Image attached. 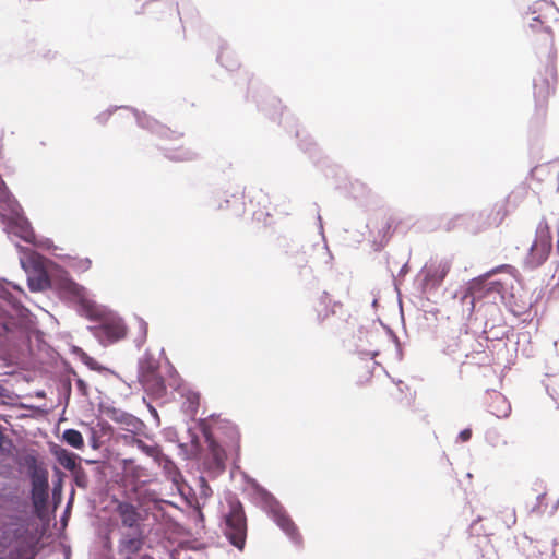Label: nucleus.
<instances>
[{
    "mask_svg": "<svg viewBox=\"0 0 559 559\" xmlns=\"http://www.w3.org/2000/svg\"><path fill=\"white\" fill-rule=\"evenodd\" d=\"M226 437L223 440L224 445L218 443L213 437L206 436L209 445V468L223 472L227 452L230 455L238 456L240 452V433L235 425H226Z\"/></svg>",
    "mask_w": 559,
    "mask_h": 559,
    "instance_id": "nucleus-1",
    "label": "nucleus"
},
{
    "mask_svg": "<svg viewBox=\"0 0 559 559\" xmlns=\"http://www.w3.org/2000/svg\"><path fill=\"white\" fill-rule=\"evenodd\" d=\"M225 535L238 549H242L247 537V518L241 502L235 498L228 500V511L224 514Z\"/></svg>",
    "mask_w": 559,
    "mask_h": 559,
    "instance_id": "nucleus-2",
    "label": "nucleus"
},
{
    "mask_svg": "<svg viewBox=\"0 0 559 559\" xmlns=\"http://www.w3.org/2000/svg\"><path fill=\"white\" fill-rule=\"evenodd\" d=\"M551 250L552 234L550 227L546 222L540 223L536 228L535 238L523 260L524 267L535 270L542 266L547 261Z\"/></svg>",
    "mask_w": 559,
    "mask_h": 559,
    "instance_id": "nucleus-3",
    "label": "nucleus"
},
{
    "mask_svg": "<svg viewBox=\"0 0 559 559\" xmlns=\"http://www.w3.org/2000/svg\"><path fill=\"white\" fill-rule=\"evenodd\" d=\"M139 381L147 394L153 397L160 399L167 393L164 378L159 372V365L155 360L147 359L141 362Z\"/></svg>",
    "mask_w": 559,
    "mask_h": 559,
    "instance_id": "nucleus-4",
    "label": "nucleus"
},
{
    "mask_svg": "<svg viewBox=\"0 0 559 559\" xmlns=\"http://www.w3.org/2000/svg\"><path fill=\"white\" fill-rule=\"evenodd\" d=\"M396 225V219L389 213H378L370 217L367 227L377 250L388 243Z\"/></svg>",
    "mask_w": 559,
    "mask_h": 559,
    "instance_id": "nucleus-5",
    "label": "nucleus"
},
{
    "mask_svg": "<svg viewBox=\"0 0 559 559\" xmlns=\"http://www.w3.org/2000/svg\"><path fill=\"white\" fill-rule=\"evenodd\" d=\"M557 73L554 67L547 68L545 73H539L534 79V99L537 109L547 108L548 100L555 93Z\"/></svg>",
    "mask_w": 559,
    "mask_h": 559,
    "instance_id": "nucleus-6",
    "label": "nucleus"
},
{
    "mask_svg": "<svg viewBox=\"0 0 559 559\" xmlns=\"http://www.w3.org/2000/svg\"><path fill=\"white\" fill-rule=\"evenodd\" d=\"M533 21L537 22V24H531L530 27L533 31V44L536 50L546 55L549 59H554L556 57V50L554 45V34L550 27L540 25L545 24L546 16L543 14H538L533 17Z\"/></svg>",
    "mask_w": 559,
    "mask_h": 559,
    "instance_id": "nucleus-7",
    "label": "nucleus"
},
{
    "mask_svg": "<svg viewBox=\"0 0 559 559\" xmlns=\"http://www.w3.org/2000/svg\"><path fill=\"white\" fill-rule=\"evenodd\" d=\"M144 543V530L122 532L118 543V552L124 559H133L142 550Z\"/></svg>",
    "mask_w": 559,
    "mask_h": 559,
    "instance_id": "nucleus-8",
    "label": "nucleus"
},
{
    "mask_svg": "<svg viewBox=\"0 0 559 559\" xmlns=\"http://www.w3.org/2000/svg\"><path fill=\"white\" fill-rule=\"evenodd\" d=\"M115 512L121 527L128 531L143 530V518L135 506L128 501H117Z\"/></svg>",
    "mask_w": 559,
    "mask_h": 559,
    "instance_id": "nucleus-9",
    "label": "nucleus"
},
{
    "mask_svg": "<svg viewBox=\"0 0 559 559\" xmlns=\"http://www.w3.org/2000/svg\"><path fill=\"white\" fill-rule=\"evenodd\" d=\"M48 477L46 474H34L32 476L31 498L34 510L38 516L46 510L48 502Z\"/></svg>",
    "mask_w": 559,
    "mask_h": 559,
    "instance_id": "nucleus-10",
    "label": "nucleus"
},
{
    "mask_svg": "<svg viewBox=\"0 0 559 559\" xmlns=\"http://www.w3.org/2000/svg\"><path fill=\"white\" fill-rule=\"evenodd\" d=\"M451 270V262L448 260H441L439 262L430 263L423 270V284L425 287L436 288L445 278Z\"/></svg>",
    "mask_w": 559,
    "mask_h": 559,
    "instance_id": "nucleus-11",
    "label": "nucleus"
},
{
    "mask_svg": "<svg viewBox=\"0 0 559 559\" xmlns=\"http://www.w3.org/2000/svg\"><path fill=\"white\" fill-rule=\"evenodd\" d=\"M500 272L507 273L510 276L514 277L515 274H516V269L514 266L510 265V264H502V265H499V266L490 270L486 274H484L479 280L483 283L484 288L487 292H493V293H497L499 295H503L506 293L507 285H506L504 282H502V281H490V277L492 275H495L497 273H500Z\"/></svg>",
    "mask_w": 559,
    "mask_h": 559,
    "instance_id": "nucleus-12",
    "label": "nucleus"
},
{
    "mask_svg": "<svg viewBox=\"0 0 559 559\" xmlns=\"http://www.w3.org/2000/svg\"><path fill=\"white\" fill-rule=\"evenodd\" d=\"M335 307H341V304L334 302L326 293L317 298L313 304L317 323L323 324L334 316Z\"/></svg>",
    "mask_w": 559,
    "mask_h": 559,
    "instance_id": "nucleus-13",
    "label": "nucleus"
},
{
    "mask_svg": "<svg viewBox=\"0 0 559 559\" xmlns=\"http://www.w3.org/2000/svg\"><path fill=\"white\" fill-rule=\"evenodd\" d=\"M508 214L509 211L507 203L499 202L493 204L490 209L481 212L479 216L484 218L486 227H498L503 223Z\"/></svg>",
    "mask_w": 559,
    "mask_h": 559,
    "instance_id": "nucleus-14",
    "label": "nucleus"
},
{
    "mask_svg": "<svg viewBox=\"0 0 559 559\" xmlns=\"http://www.w3.org/2000/svg\"><path fill=\"white\" fill-rule=\"evenodd\" d=\"M274 522L296 543L301 540L297 526L290 516L282 509L276 508L272 512Z\"/></svg>",
    "mask_w": 559,
    "mask_h": 559,
    "instance_id": "nucleus-15",
    "label": "nucleus"
},
{
    "mask_svg": "<svg viewBox=\"0 0 559 559\" xmlns=\"http://www.w3.org/2000/svg\"><path fill=\"white\" fill-rule=\"evenodd\" d=\"M219 210H230L235 215H241L245 212V194L242 191H237L230 195L226 192L224 198L218 200Z\"/></svg>",
    "mask_w": 559,
    "mask_h": 559,
    "instance_id": "nucleus-16",
    "label": "nucleus"
},
{
    "mask_svg": "<svg viewBox=\"0 0 559 559\" xmlns=\"http://www.w3.org/2000/svg\"><path fill=\"white\" fill-rule=\"evenodd\" d=\"M250 204L258 207L253 211V216H255L257 219H265L271 215L269 212V207L271 205L270 197L262 190H255L252 192Z\"/></svg>",
    "mask_w": 559,
    "mask_h": 559,
    "instance_id": "nucleus-17",
    "label": "nucleus"
},
{
    "mask_svg": "<svg viewBox=\"0 0 559 559\" xmlns=\"http://www.w3.org/2000/svg\"><path fill=\"white\" fill-rule=\"evenodd\" d=\"M53 455L56 456L58 463L68 471L74 472L79 466V456L68 451L67 449L56 447L53 450Z\"/></svg>",
    "mask_w": 559,
    "mask_h": 559,
    "instance_id": "nucleus-18",
    "label": "nucleus"
},
{
    "mask_svg": "<svg viewBox=\"0 0 559 559\" xmlns=\"http://www.w3.org/2000/svg\"><path fill=\"white\" fill-rule=\"evenodd\" d=\"M123 440L129 445H135L138 449H140L143 453H145L147 456L153 457L156 460V457L159 456L160 450L158 445L156 444H146L143 440L136 438L133 435H124Z\"/></svg>",
    "mask_w": 559,
    "mask_h": 559,
    "instance_id": "nucleus-19",
    "label": "nucleus"
},
{
    "mask_svg": "<svg viewBox=\"0 0 559 559\" xmlns=\"http://www.w3.org/2000/svg\"><path fill=\"white\" fill-rule=\"evenodd\" d=\"M102 330L110 342L119 341L127 335V328L121 321L107 322Z\"/></svg>",
    "mask_w": 559,
    "mask_h": 559,
    "instance_id": "nucleus-20",
    "label": "nucleus"
},
{
    "mask_svg": "<svg viewBox=\"0 0 559 559\" xmlns=\"http://www.w3.org/2000/svg\"><path fill=\"white\" fill-rule=\"evenodd\" d=\"M489 407L490 413L498 418H504L511 412V405L509 404L507 399L501 394H496L491 397Z\"/></svg>",
    "mask_w": 559,
    "mask_h": 559,
    "instance_id": "nucleus-21",
    "label": "nucleus"
},
{
    "mask_svg": "<svg viewBox=\"0 0 559 559\" xmlns=\"http://www.w3.org/2000/svg\"><path fill=\"white\" fill-rule=\"evenodd\" d=\"M532 179L537 182H544L546 180H554L556 174L551 170V166L543 164L534 167L531 171Z\"/></svg>",
    "mask_w": 559,
    "mask_h": 559,
    "instance_id": "nucleus-22",
    "label": "nucleus"
},
{
    "mask_svg": "<svg viewBox=\"0 0 559 559\" xmlns=\"http://www.w3.org/2000/svg\"><path fill=\"white\" fill-rule=\"evenodd\" d=\"M63 440L71 447L81 450L84 447L83 436L79 430L67 429L62 435Z\"/></svg>",
    "mask_w": 559,
    "mask_h": 559,
    "instance_id": "nucleus-23",
    "label": "nucleus"
},
{
    "mask_svg": "<svg viewBox=\"0 0 559 559\" xmlns=\"http://www.w3.org/2000/svg\"><path fill=\"white\" fill-rule=\"evenodd\" d=\"M34 552L32 545H21L10 552L9 559H33Z\"/></svg>",
    "mask_w": 559,
    "mask_h": 559,
    "instance_id": "nucleus-24",
    "label": "nucleus"
},
{
    "mask_svg": "<svg viewBox=\"0 0 559 559\" xmlns=\"http://www.w3.org/2000/svg\"><path fill=\"white\" fill-rule=\"evenodd\" d=\"M537 486L538 488L534 489L536 498L538 500V503L536 504L535 509H537L539 512H544L546 510V506H544V499L547 496V491L542 484H538Z\"/></svg>",
    "mask_w": 559,
    "mask_h": 559,
    "instance_id": "nucleus-25",
    "label": "nucleus"
},
{
    "mask_svg": "<svg viewBox=\"0 0 559 559\" xmlns=\"http://www.w3.org/2000/svg\"><path fill=\"white\" fill-rule=\"evenodd\" d=\"M67 288L68 290L73 294L74 296H76L78 298L80 299H84V296H85V289L84 287L78 285L76 283L74 282H69L67 284Z\"/></svg>",
    "mask_w": 559,
    "mask_h": 559,
    "instance_id": "nucleus-26",
    "label": "nucleus"
},
{
    "mask_svg": "<svg viewBox=\"0 0 559 559\" xmlns=\"http://www.w3.org/2000/svg\"><path fill=\"white\" fill-rule=\"evenodd\" d=\"M79 468L74 471L75 473V484L79 486V487H86L87 485V479H86V475L84 473V471L81 468V466H78Z\"/></svg>",
    "mask_w": 559,
    "mask_h": 559,
    "instance_id": "nucleus-27",
    "label": "nucleus"
},
{
    "mask_svg": "<svg viewBox=\"0 0 559 559\" xmlns=\"http://www.w3.org/2000/svg\"><path fill=\"white\" fill-rule=\"evenodd\" d=\"M229 52L228 51H222L217 56V60L221 62L222 66L226 67L227 69H233L237 66V61L228 62Z\"/></svg>",
    "mask_w": 559,
    "mask_h": 559,
    "instance_id": "nucleus-28",
    "label": "nucleus"
},
{
    "mask_svg": "<svg viewBox=\"0 0 559 559\" xmlns=\"http://www.w3.org/2000/svg\"><path fill=\"white\" fill-rule=\"evenodd\" d=\"M551 10V5L545 1V0H540V1H537L535 4H534V9L532 11V14H535L537 12H544V11H549Z\"/></svg>",
    "mask_w": 559,
    "mask_h": 559,
    "instance_id": "nucleus-29",
    "label": "nucleus"
},
{
    "mask_svg": "<svg viewBox=\"0 0 559 559\" xmlns=\"http://www.w3.org/2000/svg\"><path fill=\"white\" fill-rule=\"evenodd\" d=\"M506 512H507V516H508L507 524L509 526L515 524L516 516H515L514 510H507Z\"/></svg>",
    "mask_w": 559,
    "mask_h": 559,
    "instance_id": "nucleus-30",
    "label": "nucleus"
},
{
    "mask_svg": "<svg viewBox=\"0 0 559 559\" xmlns=\"http://www.w3.org/2000/svg\"><path fill=\"white\" fill-rule=\"evenodd\" d=\"M78 389L82 392L83 395H87V385L81 379L76 381Z\"/></svg>",
    "mask_w": 559,
    "mask_h": 559,
    "instance_id": "nucleus-31",
    "label": "nucleus"
},
{
    "mask_svg": "<svg viewBox=\"0 0 559 559\" xmlns=\"http://www.w3.org/2000/svg\"><path fill=\"white\" fill-rule=\"evenodd\" d=\"M472 437V431L469 429H464L460 432V439L465 442L468 441Z\"/></svg>",
    "mask_w": 559,
    "mask_h": 559,
    "instance_id": "nucleus-32",
    "label": "nucleus"
},
{
    "mask_svg": "<svg viewBox=\"0 0 559 559\" xmlns=\"http://www.w3.org/2000/svg\"><path fill=\"white\" fill-rule=\"evenodd\" d=\"M22 238L27 241V242H32L33 238H34V234L32 230H29L28 228H26L24 230V235L22 236Z\"/></svg>",
    "mask_w": 559,
    "mask_h": 559,
    "instance_id": "nucleus-33",
    "label": "nucleus"
},
{
    "mask_svg": "<svg viewBox=\"0 0 559 559\" xmlns=\"http://www.w3.org/2000/svg\"><path fill=\"white\" fill-rule=\"evenodd\" d=\"M169 132V129H166L165 127H160L158 130V133L163 136H167Z\"/></svg>",
    "mask_w": 559,
    "mask_h": 559,
    "instance_id": "nucleus-34",
    "label": "nucleus"
},
{
    "mask_svg": "<svg viewBox=\"0 0 559 559\" xmlns=\"http://www.w3.org/2000/svg\"><path fill=\"white\" fill-rule=\"evenodd\" d=\"M151 129L153 132H156V122L155 121L153 122V126L151 127Z\"/></svg>",
    "mask_w": 559,
    "mask_h": 559,
    "instance_id": "nucleus-35",
    "label": "nucleus"
},
{
    "mask_svg": "<svg viewBox=\"0 0 559 559\" xmlns=\"http://www.w3.org/2000/svg\"><path fill=\"white\" fill-rule=\"evenodd\" d=\"M90 308H91V313H92V312H93L94 305H93V304H91V305H90Z\"/></svg>",
    "mask_w": 559,
    "mask_h": 559,
    "instance_id": "nucleus-36",
    "label": "nucleus"
},
{
    "mask_svg": "<svg viewBox=\"0 0 559 559\" xmlns=\"http://www.w3.org/2000/svg\"><path fill=\"white\" fill-rule=\"evenodd\" d=\"M1 183H3V181L0 179Z\"/></svg>",
    "mask_w": 559,
    "mask_h": 559,
    "instance_id": "nucleus-37",
    "label": "nucleus"
}]
</instances>
